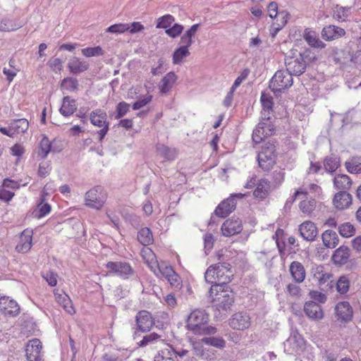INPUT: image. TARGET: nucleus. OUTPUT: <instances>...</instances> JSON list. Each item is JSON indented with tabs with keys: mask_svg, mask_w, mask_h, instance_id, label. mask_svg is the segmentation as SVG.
Segmentation results:
<instances>
[{
	"mask_svg": "<svg viewBox=\"0 0 361 361\" xmlns=\"http://www.w3.org/2000/svg\"><path fill=\"white\" fill-rule=\"evenodd\" d=\"M60 86L68 92H75L78 90V80L76 78L66 77L61 80Z\"/></svg>",
	"mask_w": 361,
	"mask_h": 361,
	"instance_id": "obj_48",
	"label": "nucleus"
},
{
	"mask_svg": "<svg viewBox=\"0 0 361 361\" xmlns=\"http://www.w3.org/2000/svg\"><path fill=\"white\" fill-rule=\"evenodd\" d=\"M106 200V195L100 185L88 190L85 195V205L88 207L100 209Z\"/></svg>",
	"mask_w": 361,
	"mask_h": 361,
	"instance_id": "obj_4",
	"label": "nucleus"
},
{
	"mask_svg": "<svg viewBox=\"0 0 361 361\" xmlns=\"http://www.w3.org/2000/svg\"><path fill=\"white\" fill-rule=\"evenodd\" d=\"M350 284V283L348 277L345 275H342L338 278L336 283H334L333 280H331L330 282H328L327 286H329V288H332L335 286L337 292L341 295H343L347 293L349 290Z\"/></svg>",
	"mask_w": 361,
	"mask_h": 361,
	"instance_id": "obj_30",
	"label": "nucleus"
},
{
	"mask_svg": "<svg viewBox=\"0 0 361 361\" xmlns=\"http://www.w3.org/2000/svg\"><path fill=\"white\" fill-rule=\"evenodd\" d=\"M156 149L160 154L166 161H173L176 157V151L164 144H157Z\"/></svg>",
	"mask_w": 361,
	"mask_h": 361,
	"instance_id": "obj_40",
	"label": "nucleus"
},
{
	"mask_svg": "<svg viewBox=\"0 0 361 361\" xmlns=\"http://www.w3.org/2000/svg\"><path fill=\"white\" fill-rule=\"evenodd\" d=\"M48 193L45 190H42L40 194L39 202L37 207L38 213L35 214L37 219H42L48 215L51 211V206L49 203L46 202V197Z\"/></svg>",
	"mask_w": 361,
	"mask_h": 361,
	"instance_id": "obj_29",
	"label": "nucleus"
},
{
	"mask_svg": "<svg viewBox=\"0 0 361 361\" xmlns=\"http://www.w3.org/2000/svg\"><path fill=\"white\" fill-rule=\"evenodd\" d=\"M214 238L212 233H208L204 235V252L207 255L213 248Z\"/></svg>",
	"mask_w": 361,
	"mask_h": 361,
	"instance_id": "obj_63",
	"label": "nucleus"
},
{
	"mask_svg": "<svg viewBox=\"0 0 361 361\" xmlns=\"http://www.w3.org/2000/svg\"><path fill=\"white\" fill-rule=\"evenodd\" d=\"M288 344L291 346L293 351L296 354L300 355L306 349L307 342L298 329L293 326L290 327V335L286 340L285 345Z\"/></svg>",
	"mask_w": 361,
	"mask_h": 361,
	"instance_id": "obj_8",
	"label": "nucleus"
},
{
	"mask_svg": "<svg viewBox=\"0 0 361 361\" xmlns=\"http://www.w3.org/2000/svg\"><path fill=\"white\" fill-rule=\"evenodd\" d=\"M237 251L233 249L229 250H220L216 253V256L217 259L219 261L216 264L219 265V268L223 269L224 271L226 272V279L228 277L231 280L233 279V271L231 270V265L228 261H231L232 263L235 262V260L233 259V255H236Z\"/></svg>",
	"mask_w": 361,
	"mask_h": 361,
	"instance_id": "obj_7",
	"label": "nucleus"
},
{
	"mask_svg": "<svg viewBox=\"0 0 361 361\" xmlns=\"http://www.w3.org/2000/svg\"><path fill=\"white\" fill-rule=\"evenodd\" d=\"M108 276H116L122 279H128L135 273L131 265L126 262H108L105 264Z\"/></svg>",
	"mask_w": 361,
	"mask_h": 361,
	"instance_id": "obj_3",
	"label": "nucleus"
},
{
	"mask_svg": "<svg viewBox=\"0 0 361 361\" xmlns=\"http://www.w3.org/2000/svg\"><path fill=\"white\" fill-rule=\"evenodd\" d=\"M152 94H146L141 99L133 102L132 104V109L135 111L142 109L152 101Z\"/></svg>",
	"mask_w": 361,
	"mask_h": 361,
	"instance_id": "obj_61",
	"label": "nucleus"
},
{
	"mask_svg": "<svg viewBox=\"0 0 361 361\" xmlns=\"http://www.w3.org/2000/svg\"><path fill=\"white\" fill-rule=\"evenodd\" d=\"M135 326L133 334L134 338L139 336V332H148L154 325V320L152 314L147 310H140L135 315Z\"/></svg>",
	"mask_w": 361,
	"mask_h": 361,
	"instance_id": "obj_5",
	"label": "nucleus"
},
{
	"mask_svg": "<svg viewBox=\"0 0 361 361\" xmlns=\"http://www.w3.org/2000/svg\"><path fill=\"white\" fill-rule=\"evenodd\" d=\"M293 85V77L287 71H278L270 80V87L274 92H281Z\"/></svg>",
	"mask_w": 361,
	"mask_h": 361,
	"instance_id": "obj_6",
	"label": "nucleus"
},
{
	"mask_svg": "<svg viewBox=\"0 0 361 361\" xmlns=\"http://www.w3.org/2000/svg\"><path fill=\"white\" fill-rule=\"evenodd\" d=\"M231 281V279L228 277L224 280L213 281V283H211L212 286L209 290V297L214 298L220 296L222 290L226 291L225 288H227V285Z\"/></svg>",
	"mask_w": 361,
	"mask_h": 361,
	"instance_id": "obj_32",
	"label": "nucleus"
},
{
	"mask_svg": "<svg viewBox=\"0 0 361 361\" xmlns=\"http://www.w3.org/2000/svg\"><path fill=\"white\" fill-rule=\"evenodd\" d=\"M159 338L160 336L158 334L152 332L144 336L142 339L138 343V345L140 347H145L157 341Z\"/></svg>",
	"mask_w": 361,
	"mask_h": 361,
	"instance_id": "obj_59",
	"label": "nucleus"
},
{
	"mask_svg": "<svg viewBox=\"0 0 361 361\" xmlns=\"http://www.w3.org/2000/svg\"><path fill=\"white\" fill-rule=\"evenodd\" d=\"M56 302L64 309V310L69 314H73L75 310L73 306L72 301L65 293H54Z\"/></svg>",
	"mask_w": 361,
	"mask_h": 361,
	"instance_id": "obj_31",
	"label": "nucleus"
},
{
	"mask_svg": "<svg viewBox=\"0 0 361 361\" xmlns=\"http://www.w3.org/2000/svg\"><path fill=\"white\" fill-rule=\"evenodd\" d=\"M82 54L85 57H94L103 56L104 50L100 46L88 47L81 50Z\"/></svg>",
	"mask_w": 361,
	"mask_h": 361,
	"instance_id": "obj_54",
	"label": "nucleus"
},
{
	"mask_svg": "<svg viewBox=\"0 0 361 361\" xmlns=\"http://www.w3.org/2000/svg\"><path fill=\"white\" fill-rule=\"evenodd\" d=\"M236 204L237 202L228 197L216 206L213 214L217 217L225 219L235 209Z\"/></svg>",
	"mask_w": 361,
	"mask_h": 361,
	"instance_id": "obj_14",
	"label": "nucleus"
},
{
	"mask_svg": "<svg viewBox=\"0 0 361 361\" xmlns=\"http://www.w3.org/2000/svg\"><path fill=\"white\" fill-rule=\"evenodd\" d=\"M223 235L231 237L240 233L243 230L242 221L239 218L232 216L226 219L221 226Z\"/></svg>",
	"mask_w": 361,
	"mask_h": 361,
	"instance_id": "obj_12",
	"label": "nucleus"
},
{
	"mask_svg": "<svg viewBox=\"0 0 361 361\" xmlns=\"http://www.w3.org/2000/svg\"><path fill=\"white\" fill-rule=\"evenodd\" d=\"M350 256L349 247L345 245H341L334 251L331 261L336 266H342L348 262Z\"/></svg>",
	"mask_w": 361,
	"mask_h": 361,
	"instance_id": "obj_21",
	"label": "nucleus"
},
{
	"mask_svg": "<svg viewBox=\"0 0 361 361\" xmlns=\"http://www.w3.org/2000/svg\"><path fill=\"white\" fill-rule=\"evenodd\" d=\"M219 266L217 264H212L207 268L204 274V279L208 283H213V281L209 279L210 274L212 273H213V278H214V276H216V281L224 280L226 279V272L224 271L223 269L219 268Z\"/></svg>",
	"mask_w": 361,
	"mask_h": 361,
	"instance_id": "obj_33",
	"label": "nucleus"
},
{
	"mask_svg": "<svg viewBox=\"0 0 361 361\" xmlns=\"http://www.w3.org/2000/svg\"><path fill=\"white\" fill-rule=\"evenodd\" d=\"M303 38L312 47L322 49L326 46V44L317 37L316 32L310 29L305 30Z\"/></svg>",
	"mask_w": 361,
	"mask_h": 361,
	"instance_id": "obj_34",
	"label": "nucleus"
},
{
	"mask_svg": "<svg viewBox=\"0 0 361 361\" xmlns=\"http://www.w3.org/2000/svg\"><path fill=\"white\" fill-rule=\"evenodd\" d=\"M230 326L238 331L247 329L251 325V318L248 313L238 312L232 315L229 320Z\"/></svg>",
	"mask_w": 361,
	"mask_h": 361,
	"instance_id": "obj_10",
	"label": "nucleus"
},
{
	"mask_svg": "<svg viewBox=\"0 0 361 361\" xmlns=\"http://www.w3.org/2000/svg\"><path fill=\"white\" fill-rule=\"evenodd\" d=\"M32 231L25 229L20 235V242L16 247L18 252L27 253L32 246Z\"/></svg>",
	"mask_w": 361,
	"mask_h": 361,
	"instance_id": "obj_18",
	"label": "nucleus"
},
{
	"mask_svg": "<svg viewBox=\"0 0 361 361\" xmlns=\"http://www.w3.org/2000/svg\"><path fill=\"white\" fill-rule=\"evenodd\" d=\"M352 195L346 191H339L333 199V204L338 209L343 210L352 204Z\"/></svg>",
	"mask_w": 361,
	"mask_h": 361,
	"instance_id": "obj_22",
	"label": "nucleus"
},
{
	"mask_svg": "<svg viewBox=\"0 0 361 361\" xmlns=\"http://www.w3.org/2000/svg\"><path fill=\"white\" fill-rule=\"evenodd\" d=\"M76 109V100L71 99L69 96L63 97L61 106L59 109L60 114L65 117H68L73 115Z\"/></svg>",
	"mask_w": 361,
	"mask_h": 361,
	"instance_id": "obj_27",
	"label": "nucleus"
},
{
	"mask_svg": "<svg viewBox=\"0 0 361 361\" xmlns=\"http://www.w3.org/2000/svg\"><path fill=\"white\" fill-rule=\"evenodd\" d=\"M154 361H178L175 355L173 356V351L169 348H164L159 350L154 357Z\"/></svg>",
	"mask_w": 361,
	"mask_h": 361,
	"instance_id": "obj_51",
	"label": "nucleus"
},
{
	"mask_svg": "<svg viewBox=\"0 0 361 361\" xmlns=\"http://www.w3.org/2000/svg\"><path fill=\"white\" fill-rule=\"evenodd\" d=\"M213 300L218 302L216 304L218 311L227 312L231 310L234 302V295L232 291L228 292L222 290L221 293H220V296L214 298Z\"/></svg>",
	"mask_w": 361,
	"mask_h": 361,
	"instance_id": "obj_16",
	"label": "nucleus"
},
{
	"mask_svg": "<svg viewBox=\"0 0 361 361\" xmlns=\"http://www.w3.org/2000/svg\"><path fill=\"white\" fill-rule=\"evenodd\" d=\"M90 121L93 126L99 128H104L106 123H109L106 112L101 109H97L90 114Z\"/></svg>",
	"mask_w": 361,
	"mask_h": 361,
	"instance_id": "obj_26",
	"label": "nucleus"
},
{
	"mask_svg": "<svg viewBox=\"0 0 361 361\" xmlns=\"http://www.w3.org/2000/svg\"><path fill=\"white\" fill-rule=\"evenodd\" d=\"M51 170V167L49 161L40 163L39 164L37 175L40 178H45L49 175Z\"/></svg>",
	"mask_w": 361,
	"mask_h": 361,
	"instance_id": "obj_64",
	"label": "nucleus"
},
{
	"mask_svg": "<svg viewBox=\"0 0 361 361\" xmlns=\"http://www.w3.org/2000/svg\"><path fill=\"white\" fill-rule=\"evenodd\" d=\"M269 189V182L265 178H262L257 183L253 195L259 199H264L268 195Z\"/></svg>",
	"mask_w": 361,
	"mask_h": 361,
	"instance_id": "obj_38",
	"label": "nucleus"
},
{
	"mask_svg": "<svg viewBox=\"0 0 361 361\" xmlns=\"http://www.w3.org/2000/svg\"><path fill=\"white\" fill-rule=\"evenodd\" d=\"M345 30L335 25H326L322 28L321 36L325 41H333L340 39L345 36Z\"/></svg>",
	"mask_w": 361,
	"mask_h": 361,
	"instance_id": "obj_15",
	"label": "nucleus"
},
{
	"mask_svg": "<svg viewBox=\"0 0 361 361\" xmlns=\"http://www.w3.org/2000/svg\"><path fill=\"white\" fill-rule=\"evenodd\" d=\"M258 128H262V134H265L267 137L272 135L275 132L274 125L271 121L269 116H264L262 120L258 123Z\"/></svg>",
	"mask_w": 361,
	"mask_h": 361,
	"instance_id": "obj_42",
	"label": "nucleus"
},
{
	"mask_svg": "<svg viewBox=\"0 0 361 361\" xmlns=\"http://www.w3.org/2000/svg\"><path fill=\"white\" fill-rule=\"evenodd\" d=\"M130 104L126 102H120L116 106L115 118L119 119L123 118L129 111Z\"/></svg>",
	"mask_w": 361,
	"mask_h": 361,
	"instance_id": "obj_57",
	"label": "nucleus"
},
{
	"mask_svg": "<svg viewBox=\"0 0 361 361\" xmlns=\"http://www.w3.org/2000/svg\"><path fill=\"white\" fill-rule=\"evenodd\" d=\"M130 25L128 23H116L106 28V32L113 34H122L128 31Z\"/></svg>",
	"mask_w": 361,
	"mask_h": 361,
	"instance_id": "obj_56",
	"label": "nucleus"
},
{
	"mask_svg": "<svg viewBox=\"0 0 361 361\" xmlns=\"http://www.w3.org/2000/svg\"><path fill=\"white\" fill-rule=\"evenodd\" d=\"M190 54L189 49L186 47L183 48L178 47L175 49L172 54V62L175 65L180 64L183 62L184 58L188 56Z\"/></svg>",
	"mask_w": 361,
	"mask_h": 361,
	"instance_id": "obj_47",
	"label": "nucleus"
},
{
	"mask_svg": "<svg viewBox=\"0 0 361 361\" xmlns=\"http://www.w3.org/2000/svg\"><path fill=\"white\" fill-rule=\"evenodd\" d=\"M276 157L272 156L264 155V154H257V161L259 166L265 171H270L276 164Z\"/></svg>",
	"mask_w": 361,
	"mask_h": 361,
	"instance_id": "obj_37",
	"label": "nucleus"
},
{
	"mask_svg": "<svg viewBox=\"0 0 361 361\" xmlns=\"http://www.w3.org/2000/svg\"><path fill=\"white\" fill-rule=\"evenodd\" d=\"M309 56L307 50L300 52L298 56L288 57L285 59L286 71L291 76H299L306 70L307 61Z\"/></svg>",
	"mask_w": 361,
	"mask_h": 361,
	"instance_id": "obj_2",
	"label": "nucleus"
},
{
	"mask_svg": "<svg viewBox=\"0 0 361 361\" xmlns=\"http://www.w3.org/2000/svg\"><path fill=\"white\" fill-rule=\"evenodd\" d=\"M335 314L338 321L342 324H348L353 317V307L348 301L339 302L336 305Z\"/></svg>",
	"mask_w": 361,
	"mask_h": 361,
	"instance_id": "obj_9",
	"label": "nucleus"
},
{
	"mask_svg": "<svg viewBox=\"0 0 361 361\" xmlns=\"http://www.w3.org/2000/svg\"><path fill=\"white\" fill-rule=\"evenodd\" d=\"M304 312L311 319L318 321L324 317L322 307L314 301H307L304 305Z\"/></svg>",
	"mask_w": 361,
	"mask_h": 361,
	"instance_id": "obj_20",
	"label": "nucleus"
},
{
	"mask_svg": "<svg viewBox=\"0 0 361 361\" xmlns=\"http://www.w3.org/2000/svg\"><path fill=\"white\" fill-rule=\"evenodd\" d=\"M177 80L178 76L174 71L167 73L162 78L158 85L160 94H167L171 90Z\"/></svg>",
	"mask_w": 361,
	"mask_h": 361,
	"instance_id": "obj_19",
	"label": "nucleus"
},
{
	"mask_svg": "<svg viewBox=\"0 0 361 361\" xmlns=\"http://www.w3.org/2000/svg\"><path fill=\"white\" fill-rule=\"evenodd\" d=\"M202 343L216 348L222 349L226 346V341L220 336H209L202 338Z\"/></svg>",
	"mask_w": 361,
	"mask_h": 361,
	"instance_id": "obj_46",
	"label": "nucleus"
},
{
	"mask_svg": "<svg viewBox=\"0 0 361 361\" xmlns=\"http://www.w3.org/2000/svg\"><path fill=\"white\" fill-rule=\"evenodd\" d=\"M314 200H302L300 202V209L307 214H310L314 209Z\"/></svg>",
	"mask_w": 361,
	"mask_h": 361,
	"instance_id": "obj_62",
	"label": "nucleus"
},
{
	"mask_svg": "<svg viewBox=\"0 0 361 361\" xmlns=\"http://www.w3.org/2000/svg\"><path fill=\"white\" fill-rule=\"evenodd\" d=\"M209 316L204 310L196 309L186 320L187 329L195 335H213L217 331L215 326L208 325Z\"/></svg>",
	"mask_w": 361,
	"mask_h": 361,
	"instance_id": "obj_1",
	"label": "nucleus"
},
{
	"mask_svg": "<svg viewBox=\"0 0 361 361\" xmlns=\"http://www.w3.org/2000/svg\"><path fill=\"white\" fill-rule=\"evenodd\" d=\"M137 240L143 245L153 243L154 239L152 231L147 227L142 228L137 233Z\"/></svg>",
	"mask_w": 361,
	"mask_h": 361,
	"instance_id": "obj_43",
	"label": "nucleus"
},
{
	"mask_svg": "<svg viewBox=\"0 0 361 361\" xmlns=\"http://www.w3.org/2000/svg\"><path fill=\"white\" fill-rule=\"evenodd\" d=\"M340 166V161L338 157H326L324 161L325 171L329 173H334Z\"/></svg>",
	"mask_w": 361,
	"mask_h": 361,
	"instance_id": "obj_52",
	"label": "nucleus"
},
{
	"mask_svg": "<svg viewBox=\"0 0 361 361\" xmlns=\"http://www.w3.org/2000/svg\"><path fill=\"white\" fill-rule=\"evenodd\" d=\"M23 26V23L16 18L6 17L0 20L1 32L16 31Z\"/></svg>",
	"mask_w": 361,
	"mask_h": 361,
	"instance_id": "obj_24",
	"label": "nucleus"
},
{
	"mask_svg": "<svg viewBox=\"0 0 361 361\" xmlns=\"http://www.w3.org/2000/svg\"><path fill=\"white\" fill-rule=\"evenodd\" d=\"M290 14L284 11H280L279 18H276V21L274 22L269 30L270 36L274 38L279 32L287 24Z\"/></svg>",
	"mask_w": 361,
	"mask_h": 361,
	"instance_id": "obj_25",
	"label": "nucleus"
},
{
	"mask_svg": "<svg viewBox=\"0 0 361 361\" xmlns=\"http://www.w3.org/2000/svg\"><path fill=\"white\" fill-rule=\"evenodd\" d=\"M331 57L336 64L343 65L345 64L349 59H350V53L348 51L343 49L334 47L332 49Z\"/></svg>",
	"mask_w": 361,
	"mask_h": 361,
	"instance_id": "obj_36",
	"label": "nucleus"
},
{
	"mask_svg": "<svg viewBox=\"0 0 361 361\" xmlns=\"http://www.w3.org/2000/svg\"><path fill=\"white\" fill-rule=\"evenodd\" d=\"M67 68L71 73L77 75L88 70L89 64L80 58L73 56L68 63Z\"/></svg>",
	"mask_w": 361,
	"mask_h": 361,
	"instance_id": "obj_23",
	"label": "nucleus"
},
{
	"mask_svg": "<svg viewBox=\"0 0 361 361\" xmlns=\"http://www.w3.org/2000/svg\"><path fill=\"white\" fill-rule=\"evenodd\" d=\"M351 7L336 5L334 8V18L339 22H345L350 13Z\"/></svg>",
	"mask_w": 361,
	"mask_h": 361,
	"instance_id": "obj_45",
	"label": "nucleus"
},
{
	"mask_svg": "<svg viewBox=\"0 0 361 361\" xmlns=\"http://www.w3.org/2000/svg\"><path fill=\"white\" fill-rule=\"evenodd\" d=\"M42 345L38 338H33L25 346V355L28 361H40L42 357Z\"/></svg>",
	"mask_w": 361,
	"mask_h": 361,
	"instance_id": "obj_11",
	"label": "nucleus"
},
{
	"mask_svg": "<svg viewBox=\"0 0 361 361\" xmlns=\"http://www.w3.org/2000/svg\"><path fill=\"white\" fill-rule=\"evenodd\" d=\"M184 27L179 23H174L166 30V33L171 38L174 39L178 37L183 31Z\"/></svg>",
	"mask_w": 361,
	"mask_h": 361,
	"instance_id": "obj_58",
	"label": "nucleus"
},
{
	"mask_svg": "<svg viewBox=\"0 0 361 361\" xmlns=\"http://www.w3.org/2000/svg\"><path fill=\"white\" fill-rule=\"evenodd\" d=\"M276 140L275 139H270L267 142H264L262 146L261 150L258 152V154H264V155L272 156L274 157H276Z\"/></svg>",
	"mask_w": 361,
	"mask_h": 361,
	"instance_id": "obj_49",
	"label": "nucleus"
},
{
	"mask_svg": "<svg viewBox=\"0 0 361 361\" xmlns=\"http://www.w3.org/2000/svg\"><path fill=\"white\" fill-rule=\"evenodd\" d=\"M175 20L173 16L170 14H166L159 18L157 23V28L168 29Z\"/></svg>",
	"mask_w": 361,
	"mask_h": 361,
	"instance_id": "obj_55",
	"label": "nucleus"
},
{
	"mask_svg": "<svg viewBox=\"0 0 361 361\" xmlns=\"http://www.w3.org/2000/svg\"><path fill=\"white\" fill-rule=\"evenodd\" d=\"M322 239L325 247L334 248L339 242L337 233L332 230H326L322 235Z\"/></svg>",
	"mask_w": 361,
	"mask_h": 361,
	"instance_id": "obj_35",
	"label": "nucleus"
},
{
	"mask_svg": "<svg viewBox=\"0 0 361 361\" xmlns=\"http://www.w3.org/2000/svg\"><path fill=\"white\" fill-rule=\"evenodd\" d=\"M0 311L5 316L16 317L20 313V307L14 300L3 296L0 298Z\"/></svg>",
	"mask_w": 361,
	"mask_h": 361,
	"instance_id": "obj_13",
	"label": "nucleus"
},
{
	"mask_svg": "<svg viewBox=\"0 0 361 361\" xmlns=\"http://www.w3.org/2000/svg\"><path fill=\"white\" fill-rule=\"evenodd\" d=\"M338 231L339 234L343 238H350L353 236L355 233V226L351 224L350 222H346L341 224Z\"/></svg>",
	"mask_w": 361,
	"mask_h": 361,
	"instance_id": "obj_53",
	"label": "nucleus"
},
{
	"mask_svg": "<svg viewBox=\"0 0 361 361\" xmlns=\"http://www.w3.org/2000/svg\"><path fill=\"white\" fill-rule=\"evenodd\" d=\"M29 127V122L26 118L13 119L10 123V128H12L14 135L24 133Z\"/></svg>",
	"mask_w": 361,
	"mask_h": 361,
	"instance_id": "obj_41",
	"label": "nucleus"
},
{
	"mask_svg": "<svg viewBox=\"0 0 361 361\" xmlns=\"http://www.w3.org/2000/svg\"><path fill=\"white\" fill-rule=\"evenodd\" d=\"M63 62L59 58H51L48 62L47 66L53 71L54 73H60L63 69Z\"/></svg>",
	"mask_w": 361,
	"mask_h": 361,
	"instance_id": "obj_60",
	"label": "nucleus"
},
{
	"mask_svg": "<svg viewBox=\"0 0 361 361\" xmlns=\"http://www.w3.org/2000/svg\"><path fill=\"white\" fill-rule=\"evenodd\" d=\"M289 271L293 280L296 283H302L305 279V270L304 266L299 262H291Z\"/></svg>",
	"mask_w": 361,
	"mask_h": 361,
	"instance_id": "obj_28",
	"label": "nucleus"
},
{
	"mask_svg": "<svg viewBox=\"0 0 361 361\" xmlns=\"http://www.w3.org/2000/svg\"><path fill=\"white\" fill-rule=\"evenodd\" d=\"M52 143L46 135H42V137L39 143V150L38 152V157L42 159H46L51 151Z\"/></svg>",
	"mask_w": 361,
	"mask_h": 361,
	"instance_id": "obj_39",
	"label": "nucleus"
},
{
	"mask_svg": "<svg viewBox=\"0 0 361 361\" xmlns=\"http://www.w3.org/2000/svg\"><path fill=\"white\" fill-rule=\"evenodd\" d=\"M300 236L307 241H314L318 235V230L314 223L306 221L298 228Z\"/></svg>",
	"mask_w": 361,
	"mask_h": 361,
	"instance_id": "obj_17",
	"label": "nucleus"
},
{
	"mask_svg": "<svg viewBox=\"0 0 361 361\" xmlns=\"http://www.w3.org/2000/svg\"><path fill=\"white\" fill-rule=\"evenodd\" d=\"M351 184L350 177L345 174H338L334 178V185L337 189L348 190Z\"/></svg>",
	"mask_w": 361,
	"mask_h": 361,
	"instance_id": "obj_44",
	"label": "nucleus"
},
{
	"mask_svg": "<svg viewBox=\"0 0 361 361\" xmlns=\"http://www.w3.org/2000/svg\"><path fill=\"white\" fill-rule=\"evenodd\" d=\"M260 101L262 106V114L263 116H269L271 111H273V98L271 96H267L263 94L261 96Z\"/></svg>",
	"mask_w": 361,
	"mask_h": 361,
	"instance_id": "obj_50",
	"label": "nucleus"
}]
</instances>
